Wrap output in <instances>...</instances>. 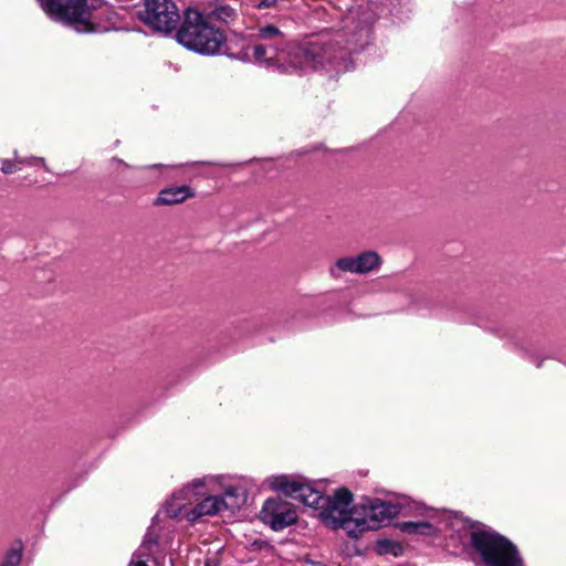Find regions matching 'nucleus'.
Listing matches in <instances>:
<instances>
[{
	"label": "nucleus",
	"instance_id": "obj_3",
	"mask_svg": "<svg viewBox=\"0 0 566 566\" xmlns=\"http://www.w3.org/2000/svg\"><path fill=\"white\" fill-rule=\"evenodd\" d=\"M177 40L185 48L201 54L212 55L220 51L226 38L210 22V17L195 9L185 12V21L177 33Z\"/></svg>",
	"mask_w": 566,
	"mask_h": 566
},
{
	"label": "nucleus",
	"instance_id": "obj_16",
	"mask_svg": "<svg viewBox=\"0 0 566 566\" xmlns=\"http://www.w3.org/2000/svg\"><path fill=\"white\" fill-rule=\"evenodd\" d=\"M400 528L407 534H430L432 531V526L428 522H405Z\"/></svg>",
	"mask_w": 566,
	"mask_h": 566
},
{
	"label": "nucleus",
	"instance_id": "obj_15",
	"mask_svg": "<svg viewBox=\"0 0 566 566\" xmlns=\"http://www.w3.org/2000/svg\"><path fill=\"white\" fill-rule=\"evenodd\" d=\"M153 544H155V541L147 536L143 542L142 546L139 547V549L136 553H134L129 566H148L145 557H147L150 554V546Z\"/></svg>",
	"mask_w": 566,
	"mask_h": 566
},
{
	"label": "nucleus",
	"instance_id": "obj_4",
	"mask_svg": "<svg viewBox=\"0 0 566 566\" xmlns=\"http://www.w3.org/2000/svg\"><path fill=\"white\" fill-rule=\"evenodd\" d=\"M471 543L488 566H521L522 558L516 547L491 528H476L471 533Z\"/></svg>",
	"mask_w": 566,
	"mask_h": 566
},
{
	"label": "nucleus",
	"instance_id": "obj_5",
	"mask_svg": "<svg viewBox=\"0 0 566 566\" xmlns=\"http://www.w3.org/2000/svg\"><path fill=\"white\" fill-rule=\"evenodd\" d=\"M353 494L347 489H338L333 495L324 496L319 505V518L331 528H342L346 534L356 538L352 531L356 527L359 516V505H352Z\"/></svg>",
	"mask_w": 566,
	"mask_h": 566
},
{
	"label": "nucleus",
	"instance_id": "obj_12",
	"mask_svg": "<svg viewBox=\"0 0 566 566\" xmlns=\"http://www.w3.org/2000/svg\"><path fill=\"white\" fill-rule=\"evenodd\" d=\"M193 196L195 192L189 186H171L160 190L154 203L156 206L179 205Z\"/></svg>",
	"mask_w": 566,
	"mask_h": 566
},
{
	"label": "nucleus",
	"instance_id": "obj_10",
	"mask_svg": "<svg viewBox=\"0 0 566 566\" xmlns=\"http://www.w3.org/2000/svg\"><path fill=\"white\" fill-rule=\"evenodd\" d=\"M260 517L272 530L281 531L296 522L297 513L291 503L280 497H273L264 502Z\"/></svg>",
	"mask_w": 566,
	"mask_h": 566
},
{
	"label": "nucleus",
	"instance_id": "obj_7",
	"mask_svg": "<svg viewBox=\"0 0 566 566\" xmlns=\"http://www.w3.org/2000/svg\"><path fill=\"white\" fill-rule=\"evenodd\" d=\"M401 503L386 502L382 500H373L368 504L359 505V516L356 520V527L352 533H356V538L365 532L377 530L385 522L398 516L402 510Z\"/></svg>",
	"mask_w": 566,
	"mask_h": 566
},
{
	"label": "nucleus",
	"instance_id": "obj_17",
	"mask_svg": "<svg viewBox=\"0 0 566 566\" xmlns=\"http://www.w3.org/2000/svg\"><path fill=\"white\" fill-rule=\"evenodd\" d=\"M22 558V546L21 544H17L15 546L11 547L2 563V566H19Z\"/></svg>",
	"mask_w": 566,
	"mask_h": 566
},
{
	"label": "nucleus",
	"instance_id": "obj_6",
	"mask_svg": "<svg viewBox=\"0 0 566 566\" xmlns=\"http://www.w3.org/2000/svg\"><path fill=\"white\" fill-rule=\"evenodd\" d=\"M41 8L51 18L72 25L77 32L92 30L91 11L99 6L101 0H38Z\"/></svg>",
	"mask_w": 566,
	"mask_h": 566
},
{
	"label": "nucleus",
	"instance_id": "obj_22",
	"mask_svg": "<svg viewBox=\"0 0 566 566\" xmlns=\"http://www.w3.org/2000/svg\"><path fill=\"white\" fill-rule=\"evenodd\" d=\"M279 0H262L258 3L259 9H269L277 4Z\"/></svg>",
	"mask_w": 566,
	"mask_h": 566
},
{
	"label": "nucleus",
	"instance_id": "obj_23",
	"mask_svg": "<svg viewBox=\"0 0 566 566\" xmlns=\"http://www.w3.org/2000/svg\"><path fill=\"white\" fill-rule=\"evenodd\" d=\"M420 510H421V513H420V514H422V515H428V514H427V512H429V511H430V510H429V509H427V507H421Z\"/></svg>",
	"mask_w": 566,
	"mask_h": 566
},
{
	"label": "nucleus",
	"instance_id": "obj_1",
	"mask_svg": "<svg viewBox=\"0 0 566 566\" xmlns=\"http://www.w3.org/2000/svg\"><path fill=\"white\" fill-rule=\"evenodd\" d=\"M256 41L251 46L255 63L282 74H294L316 69L321 63L318 46H298L286 40L285 34L275 25L258 28L253 34Z\"/></svg>",
	"mask_w": 566,
	"mask_h": 566
},
{
	"label": "nucleus",
	"instance_id": "obj_13",
	"mask_svg": "<svg viewBox=\"0 0 566 566\" xmlns=\"http://www.w3.org/2000/svg\"><path fill=\"white\" fill-rule=\"evenodd\" d=\"M358 274H367L377 269L382 263L381 256L376 251H365L358 255H355Z\"/></svg>",
	"mask_w": 566,
	"mask_h": 566
},
{
	"label": "nucleus",
	"instance_id": "obj_21",
	"mask_svg": "<svg viewBox=\"0 0 566 566\" xmlns=\"http://www.w3.org/2000/svg\"><path fill=\"white\" fill-rule=\"evenodd\" d=\"M214 14L218 19L227 22L233 18L234 11L229 7H221L214 11Z\"/></svg>",
	"mask_w": 566,
	"mask_h": 566
},
{
	"label": "nucleus",
	"instance_id": "obj_24",
	"mask_svg": "<svg viewBox=\"0 0 566 566\" xmlns=\"http://www.w3.org/2000/svg\"><path fill=\"white\" fill-rule=\"evenodd\" d=\"M206 566H209V564H206Z\"/></svg>",
	"mask_w": 566,
	"mask_h": 566
},
{
	"label": "nucleus",
	"instance_id": "obj_2",
	"mask_svg": "<svg viewBox=\"0 0 566 566\" xmlns=\"http://www.w3.org/2000/svg\"><path fill=\"white\" fill-rule=\"evenodd\" d=\"M219 483V476L193 480L171 495L165 506L166 514L171 518L195 522L205 516L217 515L226 509H237L238 502L227 503L223 497L208 494Z\"/></svg>",
	"mask_w": 566,
	"mask_h": 566
},
{
	"label": "nucleus",
	"instance_id": "obj_19",
	"mask_svg": "<svg viewBox=\"0 0 566 566\" xmlns=\"http://www.w3.org/2000/svg\"><path fill=\"white\" fill-rule=\"evenodd\" d=\"M227 503H235L238 502V506L239 507L241 505V503L243 502V492L240 488H237V486H229L226 491H224V497H223Z\"/></svg>",
	"mask_w": 566,
	"mask_h": 566
},
{
	"label": "nucleus",
	"instance_id": "obj_20",
	"mask_svg": "<svg viewBox=\"0 0 566 566\" xmlns=\"http://www.w3.org/2000/svg\"><path fill=\"white\" fill-rule=\"evenodd\" d=\"M17 160L19 164H21V166L22 165H29V166L41 165L42 167H44L45 170H49L45 165V159L43 157H35V156L17 157Z\"/></svg>",
	"mask_w": 566,
	"mask_h": 566
},
{
	"label": "nucleus",
	"instance_id": "obj_8",
	"mask_svg": "<svg viewBox=\"0 0 566 566\" xmlns=\"http://www.w3.org/2000/svg\"><path fill=\"white\" fill-rule=\"evenodd\" d=\"M139 17L154 30L165 33L175 30L180 20L177 6L171 0H145Z\"/></svg>",
	"mask_w": 566,
	"mask_h": 566
},
{
	"label": "nucleus",
	"instance_id": "obj_18",
	"mask_svg": "<svg viewBox=\"0 0 566 566\" xmlns=\"http://www.w3.org/2000/svg\"><path fill=\"white\" fill-rule=\"evenodd\" d=\"M17 157H19L18 151H14V160L0 159V164H1L0 170L2 174L11 175L21 169V164L18 163Z\"/></svg>",
	"mask_w": 566,
	"mask_h": 566
},
{
	"label": "nucleus",
	"instance_id": "obj_14",
	"mask_svg": "<svg viewBox=\"0 0 566 566\" xmlns=\"http://www.w3.org/2000/svg\"><path fill=\"white\" fill-rule=\"evenodd\" d=\"M342 273L358 274L355 256L339 258L329 268V274L333 277H339Z\"/></svg>",
	"mask_w": 566,
	"mask_h": 566
},
{
	"label": "nucleus",
	"instance_id": "obj_9",
	"mask_svg": "<svg viewBox=\"0 0 566 566\" xmlns=\"http://www.w3.org/2000/svg\"><path fill=\"white\" fill-rule=\"evenodd\" d=\"M269 485L273 490L282 491L287 496L295 499L306 506L318 509L323 495L311 484L286 475L269 479Z\"/></svg>",
	"mask_w": 566,
	"mask_h": 566
},
{
	"label": "nucleus",
	"instance_id": "obj_11",
	"mask_svg": "<svg viewBox=\"0 0 566 566\" xmlns=\"http://www.w3.org/2000/svg\"><path fill=\"white\" fill-rule=\"evenodd\" d=\"M374 22L373 12L368 7L352 8L344 19V29L348 32H366Z\"/></svg>",
	"mask_w": 566,
	"mask_h": 566
}]
</instances>
